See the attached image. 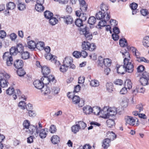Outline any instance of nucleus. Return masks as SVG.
Wrapping results in <instances>:
<instances>
[{"mask_svg": "<svg viewBox=\"0 0 149 149\" xmlns=\"http://www.w3.org/2000/svg\"><path fill=\"white\" fill-rule=\"evenodd\" d=\"M92 112L94 114L99 115L100 113L103 115V117L104 118H107L109 116H112L115 115L117 113V108L110 107L108 108L107 107H104L102 110L100 108L98 107H93L92 108Z\"/></svg>", "mask_w": 149, "mask_h": 149, "instance_id": "obj_1", "label": "nucleus"}, {"mask_svg": "<svg viewBox=\"0 0 149 149\" xmlns=\"http://www.w3.org/2000/svg\"><path fill=\"white\" fill-rule=\"evenodd\" d=\"M122 53L123 56H124L123 57H125L123 60L124 65L123 68H124L125 71L129 73H132L134 70V66L133 64L131 62H130V54L129 52L127 51V50L125 49L122 50Z\"/></svg>", "mask_w": 149, "mask_h": 149, "instance_id": "obj_2", "label": "nucleus"}, {"mask_svg": "<svg viewBox=\"0 0 149 149\" xmlns=\"http://www.w3.org/2000/svg\"><path fill=\"white\" fill-rule=\"evenodd\" d=\"M127 48L128 51L130 50L132 52L133 55L136 57L137 61L139 62H144L146 63H149V60L144 57L140 56V53L135 48L127 46Z\"/></svg>", "mask_w": 149, "mask_h": 149, "instance_id": "obj_3", "label": "nucleus"}, {"mask_svg": "<svg viewBox=\"0 0 149 149\" xmlns=\"http://www.w3.org/2000/svg\"><path fill=\"white\" fill-rule=\"evenodd\" d=\"M80 33L81 35H84L86 40H91L93 38L92 33L89 31V28L87 26L82 29L81 28L80 30Z\"/></svg>", "mask_w": 149, "mask_h": 149, "instance_id": "obj_4", "label": "nucleus"}, {"mask_svg": "<svg viewBox=\"0 0 149 149\" xmlns=\"http://www.w3.org/2000/svg\"><path fill=\"white\" fill-rule=\"evenodd\" d=\"M2 58L3 60L6 59V63L8 66H11L14 63L12 56L8 52H6L3 53Z\"/></svg>", "mask_w": 149, "mask_h": 149, "instance_id": "obj_5", "label": "nucleus"}, {"mask_svg": "<svg viewBox=\"0 0 149 149\" xmlns=\"http://www.w3.org/2000/svg\"><path fill=\"white\" fill-rule=\"evenodd\" d=\"M26 131L29 133L33 134V136L37 137L38 135L39 130V128H38L37 125H30V127L28 130Z\"/></svg>", "mask_w": 149, "mask_h": 149, "instance_id": "obj_6", "label": "nucleus"}, {"mask_svg": "<svg viewBox=\"0 0 149 149\" xmlns=\"http://www.w3.org/2000/svg\"><path fill=\"white\" fill-rule=\"evenodd\" d=\"M44 78L42 77L41 79V81L40 80H36L33 83L35 87L39 89H42L43 87L45 88L44 84L47 85V83L44 81Z\"/></svg>", "mask_w": 149, "mask_h": 149, "instance_id": "obj_7", "label": "nucleus"}, {"mask_svg": "<svg viewBox=\"0 0 149 149\" xmlns=\"http://www.w3.org/2000/svg\"><path fill=\"white\" fill-rule=\"evenodd\" d=\"M73 62L72 58L70 57H67L65 58L63 60V64L66 65V66L72 69H74L75 66L72 63Z\"/></svg>", "mask_w": 149, "mask_h": 149, "instance_id": "obj_8", "label": "nucleus"}, {"mask_svg": "<svg viewBox=\"0 0 149 149\" xmlns=\"http://www.w3.org/2000/svg\"><path fill=\"white\" fill-rule=\"evenodd\" d=\"M61 18L63 19L64 23L67 25L72 24L74 23L73 19L70 15L63 16Z\"/></svg>", "mask_w": 149, "mask_h": 149, "instance_id": "obj_9", "label": "nucleus"}, {"mask_svg": "<svg viewBox=\"0 0 149 149\" xmlns=\"http://www.w3.org/2000/svg\"><path fill=\"white\" fill-rule=\"evenodd\" d=\"M107 15L106 19H102L100 21L97 25V26H99V29H101V27H104L106 26V24H107L106 21L109 20L110 18V16L109 14L107 13Z\"/></svg>", "mask_w": 149, "mask_h": 149, "instance_id": "obj_10", "label": "nucleus"}, {"mask_svg": "<svg viewBox=\"0 0 149 149\" xmlns=\"http://www.w3.org/2000/svg\"><path fill=\"white\" fill-rule=\"evenodd\" d=\"M125 119L126 123L130 125H135L136 120L131 116H127L125 117Z\"/></svg>", "mask_w": 149, "mask_h": 149, "instance_id": "obj_11", "label": "nucleus"}, {"mask_svg": "<svg viewBox=\"0 0 149 149\" xmlns=\"http://www.w3.org/2000/svg\"><path fill=\"white\" fill-rule=\"evenodd\" d=\"M13 65L17 69L22 68L23 66V62L21 60L17 59L14 61Z\"/></svg>", "mask_w": 149, "mask_h": 149, "instance_id": "obj_12", "label": "nucleus"}, {"mask_svg": "<svg viewBox=\"0 0 149 149\" xmlns=\"http://www.w3.org/2000/svg\"><path fill=\"white\" fill-rule=\"evenodd\" d=\"M8 80L7 79L4 78L3 77V76H0V86L2 88L6 87L8 86Z\"/></svg>", "mask_w": 149, "mask_h": 149, "instance_id": "obj_13", "label": "nucleus"}, {"mask_svg": "<svg viewBox=\"0 0 149 149\" xmlns=\"http://www.w3.org/2000/svg\"><path fill=\"white\" fill-rule=\"evenodd\" d=\"M48 132V129L47 128L40 130L39 134L40 138L42 139L45 138L46 137Z\"/></svg>", "mask_w": 149, "mask_h": 149, "instance_id": "obj_14", "label": "nucleus"}, {"mask_svg": "<svg viewBox=\"0 0 149 149\" xmlns=\"http://www.w3.org/2000/svg\"><path fill=\"white\" fill-rule=\"evenodd\" d=\"M15 5L13 3L10 2L6 4V12H7L8 14H9V10L14 9L15 7Z\"/></svg>", "mask_w": 149, "mask_h": 149, "instance_id": "obj_15", "label": "nucleus"}, {"mask_svg": "<svg viewBox=\"0 0 149 149\" xmlns=\"http://www.w3.org/2000/svg\"><path fill=\"white\" fill-rule=\"evenodd\" d=\"M83 110V112L86 114H89L92 112V108L88 105L84 106Z\"/></svg>", "mask_w": 149, "mask_h": 149, "instance_id": "obj_16", "label": "nucleus"}, {"mask_svg": "<svg viewBox=\"0 0 149 149\" xmlns=\"http://www.w3.org/2000/svg\"><path fill=\"white\" fill-rule=\"evenodd\" d=\"M50 72V70L48 67L46 66H44L42 67V72L44 75V77L49 74Z\"/></svg>", "mask_w": 149, "mask_h": 149, "instance_id": "obj_17", "label": "nucleus"}, {"mask_svg": "<svg viewBox=\"0 0 149 149\" xmlns=\"http://www.w3.org/2000/svg\"><path fill=\"white\" fill-rule=\"evenodd\" d=\"M106 15L105 12L99 11L96 13L95 16L97 19L101 20L104 18Z\"/></svg>", "mask_w": 149, "mask_h": 149, "instance_id": "obj_18", "label": "nucleus"}, {"mask_svg": "<svg viewBox=\"0 0 149 149\" xmlns=\"http://www.w3.org/2000/svg\"><path fill=\"white\" fill-rule=\"evenodd\" d=\"M51 140L52 143L55 144L58 143L60 141V138L57 135H54L52 137Z\"/></svg>", "mask_w": 149, "mask_h": 149, "instance_id": "obj_19", "label": "nucleus"}, {"mask_svg": "<svg viewBox=\"0 0 149 149\" xmlns=\"http://www.w3.org/2000/svg\"><path fill=\"white\" fill-rule=\"evenodd\" d=\"M44 78H45L44 79V81H45V82L46 81H48V83H47V84H49V82L51 81L53 82L55 80V77L53 75H49L48 76H46L44 77Z\"/></svg>", "mask_w": 149, "mask_h": 149, "instance_id": "obj_20", "label": "nucleus"}, {"mask_svg": "<svg viewBox=\"0 0 149 149\" xmlns=\"http://www.w3.org/2000/svg\"><path fill=\"white\" fill-rule=\"evenodd\" d=\"M107 136L109 137L110 141H113L116 137V135L113 132H109L107 133Z\"/></svg>", "mask_w": 149, "mask_h": 149, "instance_id": "obj_21", "label": "nucleus"}, {"mask_svg": "<svg viewBox=\"0 0 149 149\" xmlns=\"http://www.w3.org/2000/svg\"><path fill=\"white\" fill-rule=\"evenodd\" d=\"M27 45L29 49L33 50H34L35 49L36 43H35L34 41L31 40L28 42Z\"/></svg>", "mask_w": 149, "mask_h": 149, "instance_id": "obj_22", "label": "nucleus"}, {"mask_svg": "<svg viewBox=\"0 0 149 149\" xmlns=\"http://www.w3.org/2000/svg\"><path fill=\"white\" fill-rule=\"evenodd\" d=\"M90 43L87 41H84L82 42L81 47L84 50H88Z\"/></svg>", "mask_w": 149, "mask_h": 149, "instance_id": "obj_23", "label": "nucleus"}, {"mask_svg": "<svg viewBox=\"0 0 149 149\" xmlns=\"http://www.w3.org/2000/svg\"><path fill=\"white\" fill-rule=\"evenodd\" d=\"M44 46V43L40 41L38 42L36 44V43L35 48H36L39 50L40 51L43 49Z\"/></svg>", "mask_w": 149, "mask_h": 149, "instance_id": "obj_24", "label": "nucleus"}, {"mask_svg": "<svg viewBox=\"0 0 149 149\" xmlns=\"http://www.w3.org/2000/svg\"><path fill=\"white\" fill-rule=\"evenodd\" d=\"M76 124H77V125L79 126L80 129H84L86 126V123L83 121H80L78 122H76Z\"/></svg>", "mask_w": 149, "mask_h": 149, "instance_id": "obj_25", "label": "nucleus"}, {"mask_svg": "<svg viewBox=\"0 0 149 149\" xmlns=\"http://www.w3.org/2000/svg\"><path fill=\"white\" fill-rule=\"evenodd\" d=\"M124 86L129 90L132 87V83L130 80H126Z\"/></svg>", "mask_w": 149, "mask_h": 149, "instance_id": "obj_26", "label": "nucleus"}, {"mask_svg": "<svg viewBox=\"0 0 149 149\" xmlns=\"http://www.w3.org/2000/svg\"><path fill=\"white\" fill-rule=\"evenodd\" d=\"M20 54L22 58L23 59H26L29 58V54L28 52L26 51L24 52L23 51L20 53Z\"/></svg>", "mask_w": 149, "mask_h": 149, "instance_id": "obj_27", "label": "nucleus"}, {"mask_svg": "<svg viewBox=\"0 0 149 149\" xmlns=\"http://www.w3.org/2000/svg\"><path fill=\"white\" fill-rule=\"evenodd\" d=\"M110 141L109 139L106 138L103 141L102 146L105 149L107 148L109 146V143Z\"/></svg>", "mask_w": 149, "mask_h": 149, "instance_id": "obj_28", "label": "nucleus"}, {"mask_svg": "<svg viewBox=\"0 0 149 149\" xmlns=\"http://www.w3.org/2000/svg\"><path fill=\"white\" fill-rule=\"evenodd\" d=\"M35 8L36 10L40 12L42 11L44 9V7L42 6V4H37L36 5Z\"/></svg>", "mask_w": 149, "mask_h": 149, "instance_id": "obj_29", "label": "nucleus"}, {"mask_svg": "<svg viewBox=\"0 0 149 149\" xmlns=\"http://www.w3.org/2000/svg\"><path fill=\"white\" fill-rule=\"evenodd\" d=\"M111 60L109 58L104 59L103 64H104L106 67H109L111 65Z\"/></svg>", "mask_w": 149, "mask_h": 149, "instance_id": "obj_30", "label": "nucleus"}, {"mask_svg": "<svg viewBox=\"0 0 149 149\" xmlns=\"http://www.w3.org/2000/svg\"><path fill=\"white\" fill-rule=\"evenodd\" d=\"M17 53H21L24 51V46L21 44H18L15 47Z\"/></svg>", "mask_w": 149, "mask_h": 149, "instance_id": "obj_31", "label": "nucleus"}, {"mask_svg": "<svg viewBox=\"0 0 149 149\" xmlns=\"http://www.w3.org/2000/svg\"><path fill=\"white\" fill-rule=\"evenodd\" d=\"M149 79L141 77L140 79V82L143 86H146L148 84Z\"/></svg>", "mask_w": 149, "mask_h": 149, "instance_id": "obj_32", "label": "nucleus"}, {"mask_svg": "<svg viewBox=\"0 0 149 149\" xmlns=\"http://www.w3.org/2000/svg\"><path fill=\"white\" fill-rule=\"evenodd\" d=\"M49 19V23L52 25H54L58 22V19L55 17H52Z\"/></svg>", "mask_w": 149, "mask_h": 149, "instance_id": "obj_33", "label": "nucleus"}, {"mask_svg": "<svg viewBox=\"0 0 149 149\" xmlns=\"http://www.w3.org/2000/svg\"><path fill=\"white\" fill-rule=\"evenodd\" d=\"M106 123L108 126L109 127H112L115 125V123L114 121L112 119H108L106 121Z\"/></svg>", "mask_w": 149, "mask_h": 149, "instance_id": "obj_34", "label": "nucleus"}, {"mask_svg": "<svg viewBox=\"0 0 149 149\" xmlns=\"http://www.w3.org/2000/svg\"><path fill=\"white\" fill-rule=\"evenodd\" d=\"M119 43L120 45L122 47H124L127 45V40L125 38L120 39Z\"/></svg>", "mask_w": 149, "mask_h": 149, "instance_id": "obj_35", "label": "nucleus"}, {"mask_svg": "<svg viewBox=\"0 0 149 149\" xmlns=\"http://www.w3.org/2000/svg\"><path fill=\"white\" fill-rule=\"evenodd\" d=\"M143 43L144 46L149 47V36L145 37L143 38Z\"/></svg>", "mask_w": 149, "mask_h": 149, "instance_id": "obj_36", "label": "nucleus"}, {"mask_svg": "<svg viewBox=\"0 0 149 149\" xmlns=\"http://www.w3.org/2000/svg\"><path fill=\"white\" fill-rule=\"evenodd\" d=\"M45 17L47 19H49L53 16V13L49 11L46 10L44 13Z\"/></svg>", "mask_w": 149, "mask_h": 149, "instance_id": "obj_37", "label": "nucleus"}, {"mask_svg": "<svg viewBox=\"0 0 149 149\" xmlns=\"http://www.w3.org/2000/svg\"><path fill=\"white\" fill-rule=\"evenodd\" d=\"M17 73L19 76L22 77L26 74V72L22 68L18 69L17 70Z\"/></svg>", "mask_w": 149, "mask_h": 149, "instance_id": "obj_38", "label": "nucleus"}, {"mask_svg": "<svg viewBox=\"0 0 149 149\" xmlns=\"http://www.w3.org/2000/svg\"><path fill=\"white\" fill-rule=\"evenodd\" d=\"M80 98L78 96L74 95L72 98V102L74 104L79 103L80 101Z\"/></svg>", "mask_w": 149, "mask_h": 149, "instance_id": "obj_39", "label": "nucleus"}, {"mask_svg": "<svg viewBox=\"0 0 149 149\" xmlns=\"http://www.w3.org/2000/svg\"><path fill=\"white\" fill-rule=\"evenodd\" d=\"M79 130L80 129L78 125H77V124H76L75 125H73L71 127L72 131L74 134H76L78 132Z\"/></svg>", "mask_w": 149, "mask_h": 149, "instance_id": "obj_40", "label": "nucleus"}, {"mask_svg": "<svg viewBox=\"0 0 149 149\" xmlns=\"http://www.w3.org/2000/svg\"><path fill=\"white\" fill-rule=\"evenodd\" d=\"M106 87L107 90L109 92H112L113 90V84L111 83H107L106 84Z\"/></svg>", "mask_w": 149, "mask_h": 149, "instance_id": "obj_41", "label": "nucleus"}, {"mask_svg": "<svg viewBox=\"0 0 149 149\" xmlns=\"http://www.w3.org/2000/svg\"><path fill=\"white\" fill-rule=\"evenodd\" d=\"M96 22V19L94 16H91L89 18L88 20V23L91 24L93 25Z\"/></svg>", "mask_w": 149, "mask_h": 149, "instance_id": "obj_42", "label": "nucleus"}, {"mask_svg": "<svg viewBox=\"0 0 149 149\" xmlns=\"http://www.w3.org/2000/svg\"><path fill=\"white\" fill-rule=\"evenodd\" d=\"M9 53L12 55H15L17 54V51L15 47H12L10 49V52Z\"/></svg>", "mask_w": 149, "mask_h": 149, "instance_id": "obj_43", "label": "nucleus"}, {"mask_svg": "<svg viewBox=\"0 0 149 149\" xmlns=\"http://www.w3.org/2000/svg\"><path fill=\"white\" fill-rule=\"evenodd\" d=\"M83 21L80 18H77L75 21V25L78 27H80L83 26Z\"/></svg>", "mask_w": 149, "mask_h": 149, "instance_id": "obj_44", "label": "nucleus"}, {"mask_svg": "<svg viewBox=\"0 0 149 149\" xmlns=\"http://www.w3.org/2000/svg\"><path fill=\"white\" fill-rule=\"evenodd\" d=\"M102 11L105 12L108 10V6L104 3H102L100 6Z\"/></svg>", "mask_w": 149, "mask_h": 149, "instance_id": "obj_45", "label": "nucleus"}, {"mask_svg": "<svg viewBox=\"0 0 149 149\" xmlns=\"http://www.w3.org/2000/svg\"><path fill=\"white\" fill-rule=\"evenodd\" d=\"M30 123L29 121L28 120H26L24 121L23 123L24 127L25 129H28L30 127Z\"/></svg>", "mask_w": 149, "mask_h": 149, "instance_id": "obj_46", "label": "nucleus"}, {"mask_svg": "<svg viewBox=\"0 0 149 149\" xmlns=\"http://www.w3.org/2000/svg\"><path fill=\"white\" fill-rule=\"evenodd\" d=\"M90 84L92 86L96 87L99 86V82L97 80L94 79L91 81Z\"/></svg>", "mask_w": 149, "mask_h": 149, "instance_id": "obj_47", "label": "nucleus"}, {"mask_svg": "<svg viewBox=\"0 0 149 149\" xmlns=\"http://www.w3.org/2000/svg\"><path fill=\"white\" fill-rule=\"evenodd\" d=\"M56 126L54 125H51L49 130V132L51 133H54L56 132Z\"/></svg>", "mask_w": 149, "mask_h": 149, "instance_id": "obj_48", "label": "nucleus"}, {"mask_svg": "<svg viewBox=\"0 0 149 149\" xmlns=\"http://www.w3.org/2000/svg\"><path fill=\"white\" fill-rule=\"evenodd\" d=\"M14 89L13 87H10L6 90V93L7 94L11 95L13 94Z\"/></svg>", "mask_w": 149, "mask_h": 149, "instance_id": "obj_49", "label": "nucleus"}, {"mask_svg": "<svg viewBox=\"0 0 149 149\" xmlns=\"http://www.w3.org/2000/svg\"><path fill=\"white\" fill-rule=\"evenodd\" d=\"M68 67L66 66V65L63 64L60 68V70L61 72H66L68 69Z\"/></svg>", "mask_w": 149, "mask_h": 149, "instance_id": "obj_50", "label": "nucleus"}, {"mask_svg": "<svg viewBox=\"0 0 149 149\" xmlns=\"http://www.w3.org/2000/svg\"><path fill=\"white\" fill-rule=\"evenodd\" d=\"M47 85H45V87L46 88V90H42V91H44V95H48L50 93V88L48 87L47 86Z\"/></svg>", "mask_w": 149, "mask_h": 149, "instance_id": "obj_51", "label": "nucleus"}, {"mask_svg": "<svg viewBox=\"0 0 149 149\" xmlns=\"http://www.w3.org/2000/svg\"><path fill=\"white\" fill-rule=\"evenodd\" d=\"M18 106L21 109H25V107L26 106V103L24 101H20L19 103Z\"/></svg>", "mask_w": 149, "mask_h": 149, "instance_id": "obj_52", "label": "nucleus"}, {"mask_svg": "<svg viewBox=\"0 0 149 149\" xmlns=\"http://www.w3.org/2000/svg\"><path fill=\"white\" fill-rule=\"evenodd\" d=\"M87 18V15L83 13H82L81 14L80 16V17H79L81 20L83 22L85 21Z\"/></svg>", "mask_w": 149, "mask_h": 149, "instance_id": "obj_53", "label": "nucleus"}, {"mask_svg": "<svg viewBox=\"0 0 149 149\" xmlns=\"http://www.w3.org/2000/svg\"><path fill=\"white\" fill-rule=\"evenodd\" d=\"M96 46L93 43H90V45L89 46L88 50L90 51H93L96 48Z\"/></svg>", "mask_w": 149, "mask_h": 149, "instance_id": "obj_54", "label": "nucleus"}, {"mask_svg": "<svg viewBox=\"0 0 149 149\" xmlns=\"http://www.w3.org/2000/svg\"><path fill=\"white\" fill-rule=\"evenodd\" d=\"M18 8L20 10H23L25 8V5L24 4L19 3L18 5Z\"/></svg>", "mask_w": 149, "mask_h": 149, "instance_id": "obj_55", "label": "nucleus"}, {"mask_svg": "<svg viewBox=\"0 0 149 149\" xmlns=\"http://www.w3.org/2000/svg\"><path fill=\"white\" fill-rule=\"evenodd\" d=\"M73 56L77 58H78L81 57L80 52L75 51L72 53Z\"/></svg>", "mask_w": 149, "mask_h": 149, "instance_id": "obj_56", "label": "nucleus"}, {"mask_svg": "<svg viewBox=\"0 0 149 149\" xmlns=\"http://www.w3.org/2000/svg\"><path fill=\"white\" fill-rule=\"evenodd\" d=\"M138 6L137 3L133 2L130 4V6L132 10L136 9Z\"/></svg>", "mask_w": 149, "mask_h": 149, "instance_id": "obj_57", "label": "nucleus"}, {"mask_svg": "<svg viewBox=\"0 0 149 149\" xmlns=\"http://www.w3.org/2000/svg\"><path fill=\"white\" fill-rule=\"evenodd\" d=\"M88 8L87 5L86 4L85 5H83L80 6V9L81 10V12H84L86 11Z\"/></svg>", "mask_w": 149, "mask_h": 149, "instance_id": "obj_58", "label": "nucleus"}, {"mask_svg": "<svg viewBox=\"0 0 149 149\" xmlns=\"http://www.w3.org/2000/svg\"><path fill=\"white\" fill-rule=\"evenodd\" d=\"M145 69L144 66L143 65H141L139 66L137 68V71L139 72H142Z\"/></svg>", "mask_w": 149, "mask_h": 149, "instance_id": "obj_59", "label": "nucleus"}, {"mask_svg": "<svg viewBox=\"0 0 149 149\" xmlns=\"http://www.w3.org/2000/svg\"><path fill=\"white\" fill-rule=\"evenodd\" d=\"M99 63L98 65L101 67L103 66V61L104 59L101 56H100L98 58Z\"/></svg>", "mask_w": 149, "mask_h": 149, "instance_id": "obj_60", "label": "nucleus"}, {"mask_svg": "<svg viewBox=\"0 0 149 149\" xmlns=\"http://www.w3.org/2000/svg\"><path fill=\"white\" fill-rule=\"evenodd\" d=\"M136 90L138 93H142L144 91V90L143 89V87H141L140 88H136V90H133V93H135Z\"/></svg>", "mask_w": 149, "mask_h": 149, "instance_id": "obj_61", "label": "nucleus"}, {"mask_svg": "<svg viewBox=\"0 0 149 149\" xmlns=\"http://www.w3.org/2000/svg\"><path fill=\"white\" fill-rule=\"evenodd\" d=\"M28 111V113L29 116L30 117H34L36 116V114L35 111L32 110Z\"/></svg>", "mask_w": 149, "mask_h": 149, "instance_id": "obj_62", "label": "nucleus"}, {"mask_svg": "<svg viewBox=\"0 0 149 149\" xmlns=\"http://www.w3.org/2000/svg\"><path fill=\"white\" fill-rule=\"evenodd\" d=\"M114 83L116 85H121L123 84V81L121 79H117L114 82Z\"/></svg>", "mask_w": 149, "mask_h": 149, "instance_id": "obj_63", "label": "nucleus"}, {"mask_svg": "<svg viewBox=\"0 0 149 149\" xmlns=\"http://www.w3.org/2000/svg\"><path fill=\"white\" fill-rule=\"evenodd\" d=\"M141 77L149 79V74L147 72L145 71L142 73Z\"/></svg>", "mask_w": 149, "mask_h": 149, "instance_id": "obj_64", "label": "nucleus"}]
</instances>
